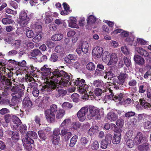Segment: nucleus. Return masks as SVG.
Returning a JSON list of instances; mask_svg holds the SVG:
<instances>
[{
	"instance_id": "obj_1",
	"label": "nucleus",
	"mask_w": 151,
	"mask_h": 151,
	"mask_svg": "<svg viewBox=\"0 0 151 151\" xmlns=\"http://www.w3.org/2000/svg\"><path fill=\"white\" fill-rule=\"evenodd\" d=\"M52 73L54 78L50 82L42 87L41 89L42 92L46 91L49 93L57 88V84L64 87L71 84L70 82L69 83L70 80V76L65 71L56 69Z\"/></svg>"
},
{
	"instance_id": "obj_2",
	"label": "nucleus",
	"mask_w": 151,
	"mask_h": 151,
	"mask_svg": "<svg viewBox=\"0 0 151 151\" xmlns=\"http://www.w3.org/2000/svg\"><path fill=\"white\" fill-rule=\"evenodd\" d=\"M40 70L41 71L40 73L42 78L45 80H46V81L47 82L49 81L51 82L54 78L52 73L51 75V68L47 65H45L41 68Z\"/></svg>"
},
{
	"instance_id": "obj_3",
	"label": "nucleus",
	"mask_w": 151,
	"mask_h": 151,
	"mask_svg": "<svg viewBox=\"0 0 151 151\" xmlns=\"http://www.w3.org/2000/svg\"><path fill=\"white\" fill-rule=\"evenodd\" d=\"M27 11L25 12L22 11L20 13L19 23L22 27H23L26 25L29 22V18L27 16Z\"/></svg>"
},
{
	"instance_id": "obj_4",
	"label": "nucleus",
	"mask_w": 151,
	"mask_h": 151,
	"mask_svg": "<svg viewBox=\"0 0 151 151\" xmlns=\"http://www.w3.org/2000/svg\"><path fill=\"white\" fill-rule=\"evenodd\" d=\"M87 114V118L91 119L93 117L96 119H99L100 118V113L99 110L94 107L90 108Z\"/></svg>"
},
{
	"instance_id": "obj_5",
	"label": "nucleus",
	"mask_w": 151,
	"mask_h": 151,
	"mask_svg": "<svg viewBox=\"0 0 151 151\" xmlns=\"http://www.w3.org/2000/svg\"><path fill=\"white\" fill-rule=\"evenodd\" d=\"M128 77V75L127 74L121 73L117 76L118 79L115 78L113 79L112 83L117 86L122 85L124 83L125 79Z\"/></svg>"
},
{
	"instance_id": "obj_6",
	"label": "nucleus",
	"mask_w": 151,
	"mask_h": 151,
	"mask_svg": "<svg viewBox=\"0 0 151 151\" xmlns=\"http://www.w3.org/2000/svg\"><path fill=\"white\" fill-rule=\"evenodd\" d=\"M88 111V108L87 106H84L81 108L78 112L77 116L79 121L83 122L86 119V115Z\"/></svg>"
},
{
	"instance_id": "obj_7",
	"label": "nucleus",
	"mask_w": 151,
	"mask_h": 151,
	"mask_svg": "<svg viewBox=\"0 0 151 151\" xmlns=\"http://www.w3.org/2000/svg\"><path fill=\"white\" fill-rule=\"evenodd\" d=\"M88 143L89 140L87 138L85 137H81L78 144L80 149L82 150L88 149L89 146Z\"/></svg>"
},
{
	"instance_id": "obj_8",
	"label": "nucleus",
	"mask_w": 151,
	"mask_h": 151,
	"mask_svg": "<svg viewBox=\"0 0 151 151\" xmlns=\"http://www.w3.org/2000/svg\"><path fill=\"white\" fill-rule=\"evenodd\" d=\"M6 40L9 43L12 44V46L14 47V49H17L22 46V42L20 40H16L12 42V39L11 37L8 39H6Z\"/></svg>"
},
{
	"instance_id": "obj_9",
	"label": "nucleus",
	"mask_w": 151,
	"mask_h": 151,
	"mask_svg": "<svg viewBox=\"0 0 151 151\" xmlns=\"http://www.w3.org/2000/svg\"><path fill=\"white\" fill-rule=\"evenodd\" d=\"M103 52L102 48L99 46L96 47L93 50L92 55L94 57L99 58L102 54Z\"/></svg>"
},
{
	"instance_id": "obj_10",
	"label": "nucleus",
	"mask_w": 151,
	"mask_h": 151,
	"mask_svg": "<svg viewBox=\"0 0 151 151\" xmlns=\"http://www.w3.org/2000/svg\"><path fill=\"white\" fill-rule=\"evenodd\" d=\"M122 132V129H119L116 130V132L114 134V138L113 139V143L115 144H117L119 143L121 140V134Z\"/></svg>"
},
{
	"instance_id": "obj_11",
	"label": "nucleus",
	"mask_w": 151,
	"mask_h": 151,
	"mask_svg": "<svg viewBox=\"0 0 151 151\" xmlns=\"http://www.w3.org/2000/svg\"><path fill=\"white\" fill-rule=\"evenodd\" d=\"M118 60L116 53H113L110 55V60L107 64L108 65H114L117 62Z\"/></svg>"
},
{
	"instance_id": "obj_12",
	"label": "nucleus",
	"mask_w": 151,
	"mask_h": 151,
	"mask_svg": "<svg viewBox=\"0 0 151 151\" xmlns=\"http://www.w3.org/2000/svg\"><path fill=\"white\" fill-rule=\"evenodd\" d=\"M45 114L47 121L49 122H54L55 119V114L47 111H45Z\"/></svg>"
},
{
	"instance_id": "obj_13",
	"label": "nucleus",
	"mask_w": 151,
	"mask_h": 151,
	"mask_svg": "<svg viewBox=\"0 0 151 151\" xmlns=\"http://www.w3.org/2000/svg\"><path fill=\"white\" fill-rule=\"evenodd\" d=\"M69 27L76 28H79L78 25L76 24V19L74 17H71L68 21Z\"/></svg>"
},
{
	"instance_id": "obj_14",
	"label": "nucleus",
	"mask_w": 151,
	"mask_h": 151,
	"mask_svg": "<svg viewBox=\"0 0 151 151\" xmlns=\"http://www.w3.org/2000/svg\"><path fill=\"white\" fill-rule=\"evenodd\" d=\"M134 60L136 63L139 65H142L145 63V60L141 56L136 55L134 57Z\"/></svg>"
},
{
	"instance_id": "obj_15",
	"label": "nucleus",
	"mask_w": 151,
	"mask_h": 151,
	"mask_svg": "<svg viewBox=\"0 0 151 151\" xmlns=\"http://www.w3.org/2000/svg\"><path fill=\"white\" fill-rule=\"evenodd\" d=\"M23 104L24 108L27 109L30 108L32 105V102L28 97L24 98L23 100Z\"/></svg>"
},
{
	"instance_id": "obj_16",
	"label": "nucleus",
	"mask_w": 151,
	"mask_h": 151,
	"mask_svg": "<svg viewBox=\"0 0 151 151\" xmlns=\"http://www.w3.org/2000/svg\"><path fill=\"white\" fill-rule=\"evenodd\" d=\"M99 127L97 126H92L88 131L87 133L91 136L97 133L99 131Z\"/></svg>"
},
{
	"instance_id": "obj_17",
	"label": "nucleus",
	"mask_w": 151,
	"mask_h": 151,
	"mask_svg": "<svg viewBox=\"0 0 151 151\" xmlns=\"http://www.w3.org/2000/svg\"><path fill=\"white\" fill-rule=\"evenodd\" d=\"M51 13L50 12L48 11L45 13V23L49 24L53 20V19L51 17Z\"/></svg>"
},
{
	"instance_id": "obj_18",
	"label": "nucleus",
	"mask_w": 151,
	"mask_h": 151,
	"mask_svg": "<svg viewBox=\"0 0 151 151\" xmlns=\"http://www.w3.org/2000/svg\"><path fill=\"white\" fill-rule=\"evenodd\" d=\"M75 84L77 86V88L82 87L85 85H87L84 80L80 78H78L76 80L75 82Z\"/></svg>"
},
{
	"instance_id": "obj_19",
	"label": "nucleus",
	"mask_w": 151,
	"mask_h": 151,
	"mask_svg": "<svg viewBox=\"0 0 151 151\" xmlns=\"http://www.w3.org/2000/svg\"><path fill=\"white\" fill-rule=\"evenodd\" d=\"M12 120L13 122L15 124L13 126V128L14 129H16L18 127V125L21 124V121L17 117L15 116H12Z\"/></svg>"
},
{
	"instance_id": "obj_20",
	"label": "nucleus",
	"mask_w": 151,
	"mask_h": 151,
	"mask_svg": "<svg viewBox=\"0 0 151 151\" xmlns=\"http://www.w3.org/2000/svg\"><path fill=\"white\" fill-rule=\"evenodd\" d=\"M55 51L61 56H63L65 54V51L63 47L58 45L56 46L55 49Z\"/></svg>"
},
{
	"instance_id": "obj_21",
	"label": "nucleus",
	"mask_w": 151,
	"mask_h": 151,
	"mask_svg": "<svg viewBox=\"0 0 151 151\" xmlns=\"http://www.w3.org/2000/svg\"><path fill=\"white\" fill-rule=\"evenodd\" d=\"M107 118L111 121L116 120L117 118V115L113 112H111L108 114L107 115Z\"/></svg>"
},
{
	"instance_id": "obj_22",
	"label": "nucleus",
	"mask_w": 151,
	"mask_h": 151,
	"mask_svg": "<svg viewBox=\"0 0 151 151\" xmlns=\"http://www.w3.org/2000/svg\"><path fill=\"white\" fill-rule=\"evenodd\" d=\"M135 50L138 53L145 57L148 56L149 55L147 52L142 48L137 47L135 49Z\"/></svg>"
},
{
	"instance_id": "obj_23",
	"label": "nucleus",
	"mask_w": 151,
	"mask_h": 151,
	"mask_svg": "<svg viewBox=\"0 0 151 151\" xmlns=\"http://www.w3.org/2000/svg\"><path fill=\"white\" fill-rule=\"evenodd\" d=\"M43 34L42 32H37L35 36L32 39V41L34 42H37L40 41L42 38Z\"/></svg>"
},
{
	"instance_id": "obj_24",
	"label": "nucleus",
	"mask_w": 151,
	"mask_h": 151,
	"mask_svg": "<svg viewBox=\"0 0 151 151\" xmlns=\"http://www.w3.org/2000/svg\"><path fill=\"white\" fill-rule=\"evenodd\" d=\"M106 73V75L104 76V78L105 79L107 78L108 79H110L111 80V78L115 77L114 71L112 70H110Z\"/></svg>"
},
{
	"instance_id": "obj_25",
	"label": "nucleus",
	"mask_w": 151,
	"mask_h": 151,
	"mask_svg": "<svg viewBox=\"0 0 151 151\" xmlns=\"http://www.w3.org/2000/svg\"><path fill=\"white\" fill-rule=\"evenodd\" d=\"M89 45L87 42H83L81 45L82 51L84 53H87L88 51Z\"/></svg>"
},
{
	"instance_id": "obj_26",
	"label": "nucleus",
	"mask_w": 151,
	"mask_h": 151,
	"mask_svg": "<svg viewBox=\"0 0 151 151\" xmlns=\"http://www.w3.org/2000/svg\"><path fill=\"white\" fill-rule=\"evenodd\" d=\"M25 136H27L33 139H37V135L35 132L30 131L28 132Z\"/></svg>"
},
{
	"instance_id": "obj_27",
	"label": "nucleus",
	"mask_w": 151,
	"mask_h": 151,
	"mask_svg": "<svg viewBox=\"0 0 151 151\" xmlns=\"http://www.w3.org/2000/svg\"><path fill=\"white\" fill-rule=\"evenodd\" d=\"M140 104L145 109L149 108L151 109V104L146 102L145 100L141 99H139Z\"/></svg>"
},
{
	"instance_id": "obj_28",
	"label": "nucleus",
	"mask_w": 151,
	"mask_h": 151,
	"mask_svg": "<svg viewBox=\"0 0 151 151\" xmlns=\"http://www.w3.org/2000/svg\"><path fill=\"white\" fill-rule=\"evenodd\" d=\"M31 138L27 136H25L24 138H23L22 139V142L23 144L25 145L29 143L33 144L34 141Z\"/></svg>"
},
{
	"instance_id": "obj_29",
	"label": "nucleus",
	"mask_w": 151,
	"mask_h": 151,
	"mask_svg": "<svg viewBox=\"0 0 151 151\" xmlns=\"http://www.w3.org/2000/svg\"><path fill=\"white\" fill-rule=\"evenodd\" d=\"M142 134L140 132L138 133L137 135L134 138V141L137 144H139L141 142L143 139Z\"/></svg>"
},
{
	"instance_id": "obj_30",
	"label": "nucleus",
	"mask_w": 151,
	"mask_h": 151,
	"mask_svg": "<svg viewBox=\"0 0 151 151\" xmlns=\"http://www.w3.org/2000/svg\"><path fill=\"white\" fill-rule=\"evenodd\" d=\"M63 36L61 34H57L53 35L52 37V39L55 41H59L62 39Z\"/></svg>"
},
{
	"instance_id": "obj_31",
	"label": "nucleus",
	"mask_w": 151,
	"mask_h": 151,
	"mask_svg": "<svg viewBox=\"0 0 151 151\" xmlns=\"http://www.w3.org/2000/svg\"><path fill=\"white\" fill-rule=\"evenodd\" d=\"M32 27L37 32H41L42 27L40 24H33L32 25Z\"/></svg>"
},
{
	"instance_id": "obj_32",
	"label": "nucleus",
	"mask_w": 151,
	"mask_h": 151,
	"mask_svg": "<svg viewBox=\"0 0 151 151\" xmlns=\"http://www.w3.org/2000/svg\"><path fill=\"white\" fill-rule=\"evenodd\" d=\"M91 149L93 150H96L99 147V144L98 142L94 140L92 142L91 145Z\"/></svg>"
},
{
	"instance_id": "obj_33",
	"label": "nucleus",
	"mask_w": 151,
	"mask_h": 151,
	"mask_svg": "<svg viewBox=\"0 0 151 151\" xmlns=\"http://www.w3.org/2000/svg\"><path fill=\"white\" fill-rule=\"evenodd\" d=\"M78 88V91L81 94H83L85 95V96L87 95V91L88 88V85H85L82 87H79Z\"/></svg>"
},
{
	"instance_id": "obj_34",
	"label": "nucleus",
	"mask_w": 151,
	"mask_h": 151,
	"mask_svg": "<svg viewBox=\"0 0 151 151\" xmlns=\"http://www.w3.org/2000/svg\"><path fill=\"white\" fill-rule=\"evenodd\" d=\"M60 137L59 136H52L51 141L53 144L57 145L60 141Z\"/></svg>"
},
{
	"instance_id": "obj_35",
	"label": "nucleus",
	"mask_w": 151,
	"mask_h": 151,
	"mask_svg": "<svg viewBox=\"0 0 151 151\" xmlns=\"http://www.w3.org/2000/svg\"><path fill=\"white\" fill-rule=\"evenodd\" d=\"M78 136L76 135L73 136L70 139L69 146L71 147H73L75 145L78 139Z\"/></svg>"
},
{
	"instance_id": "obj_36",
	"label": "nucleus",
	"mask_w": 151,
	"mask_h": 151,
	"mask_svg": "<svg viewBox=\"0 0 151 151\" xmlns=\"http://www.w3.org/2000/svg\"><path fill=\"white\" fill-rule=\"evenodd\" d=\"M23 93L22 91L19 90L16 93H13L12 94L13 98H20L23 95Z\"/></svg>"
},
{
	"instance_id": "obj_37",
	"label": "nucleus",
	"mask_w": 151,
	"mask_h": 151,
	"mask_svg": "<svg viewBox=\"0 0 151 151\" xmlns=\"http://www.w3.org/2000/svg\"><path fill=\"white\" fill-rule=\"evenodd\" d=\"M41 52L38 49H36L32 50L30 54L33 57H35L38 55H41Z\"/></svg>"
},
{
	"instance_id": "obj_38",
	"label": "nucleus",
	"mask_w": 151,
	"mask_h": 151,
	"mask_svg": "<svg viewBox=\"0 0 151 151\" xmlns=\"http://www.w3.org/2000/svg\"><path fill=\"white\" fill-rule=\"evenodd\" d=\"M149 147V145L147 143L140 145L138 146V148L140 150H147Z\"/></svg>"
},
{
	"instance_id": "obj_39",
	"label": "nucleus",
	"mask_w": 151,
	"mask_h": 151,
	"mask_svg": "<svg viewBox=\"0 0 151 151\" xmlns=\"http://www.w3.org/2000/svg\"><path fill=\"white\" fill-rule=\"evenodd\" d=\"M17 102V101L16 99L15 98H13L12 99L11 101L9 100H7L6 101V104L11 107L15 106Z\"/></svg>"
},
{
	"instance_id": "obj_40",
	"label": "nucleus",
	"mask_w": 151,
	"mask_h": 151,
	"mask_svg": "<svg viewBox=\"0 0 151 151\" xmlns=\"http://www.w3.org/2000/svg\"><path fill=\"white\" fill-rule=\"evenodd\" d=\"M87 20L88 23L91 24L95 22L96 21V18L95 16L91 15L88 17Z\"/></svg>"
},
{
	"instance_id": "obj_41",
	"label": "nucleus",
	"mask_w": 151,
	"mask_h": 151,
	"mask_svg": "<svg viewBox=\"0 0 151 151\" xmlns=\"http://www.w3.org/2000/svg\"><path fill=\"white\" fill-rule=\"evenodd\" d=\"M82 98L83 99H96V97L95 96V95L93 93H89V94L88 95H86V96H82Z\"/></svg>"
},
{
	"instance_id": "obj_42",
	"label": "nucleus",
	"mask_w": 151,
	"mask_h": 151,
	"mask_svg": "<svg viewBox=\"0 0 151 151\" xmlns=\"http://www.w3.org/2000/svg\"><path fill=\"white\" fill-rule=\"evenodd\" d=\"M38 134L40 138L42 140H45L47 138L46 134L42 130H40L38 132Z\"/></svg>"
},
{
	"instance_id": "obj_43",
	"label": "nucleus",
	"mask_w": 151,
	"mask_h": 151,
	"mask_svg": "<svg viewBox=\"0 0 151 151\" xmlns=\"http://www.w3.org/2000/svg\"><path fill=\"white\" fill-rule=\"evenodd\" d=\"M65 114V111L63 109H60L57 112L56 115L57 119H60L63 117Z\"/></svg>"
},
{
	"instance_id": "obj_44",
	"label": "nucleus",
	"mask_w": 151,
	"mask_h": 151,
	"mask_svg": "<svg viewBox=\"0 0 151 151\" xmlns=\"http://www.w3.org/2000/svg\"><path fill=\"white\" fill-rule=\"evenodd\" d=\"M109 53L107 51H105L103 54L102 59L104 62H106L108 60L109 57Z\"/></svg>"
},
{
	"instance_id": "obj_45",
	"label": "nucleus",
	"mask_w": 151,
	"mask_h": 151,
	"mask_svg": "<svg viewBox=\"0 0 151 151\" xmlns=\"http://www.w3.org/2000/svg\"><path fill=\"white\" fill-rule=\"evenodd\" d=\"M86 68L89 70H94L95 69V65L92 62H89L86 65Z\"/></svg>"
},
{
	"instance_id": "obj_46",
	"label": "nucleus",
	"mask_w": 151,
	"mask_h": 151,
	"mask_svg": "<svg viewBox=\"0 0 151 151\" xmlns=\"http://www.w3.org/2000/svg\"><path fill=\"white\" fill-rule=\"evenodd\" d=\"M123 97V95L122 93H120L114 96V100L115 101L118 102L121 101Z\"/></svg>"
},
{
	"instance_id": "obj_47",
	"label": "nucleus",
	"mask_w": 151,
	"mask_h": 151,
	"mask_svg": "<svg viewBox=\"0 0 151 151\" xmlns=\"http://www.w3.org/2000/svg\"><path fill=\"white\" fill-rule=\"evenodd\" d=\"M19 134L13 132L12 134V139L14 142H16L19 139Z\"/></svg>"
},
{
	"instance_id": "obj_48",
	"label": "nucleus",
	"mask_w": 151,
	"mask_h": 151,
	"mask_svg": "<svg viewBox=\"0 0 151 151\" xmlns=\"http://www.w3.org/2000/svg\"><path fill=\"white\" fill-rule=\"evenodd\" d=\"M57 110V106L55 104H53L50 106V109L49 110H47V111L51 112V113H54L55 114V113Z\"/></svg>"
},
{
	"instance_id": "obj_49",
	"label": "nucleus",
	"mask_w": 151,
	"mask_h": 151,
	"mask_svg": "<svg viewBox=\"0 0 151 151\" xmlns=\"http://www.w3.org/2000/svg\"><path fill=\"white\" fill-rule=\"evenodd\" d=\"M26 35L27 37L29 38H32L35 35L34 32L31 30H27L26 32Z\"/></svg>"
},
{
	"instance_id": "obj_50",
	"label": "nucleus",
	"mask_w": 151,
	"mask_h": 151,
	"mask_svg": "<svg viewBox=\"0 0 151 151\" xmlns=\"http://www.w3.org/2000/svg\"><path fill=\"white\" fill-rule=\"evenodd\" d=\"M103 84L102 82L100 80H96L94 81L93 84V86L96 87H101Z\"/></svg>"
},
{
	"instance_id": "obj_51",
	"label": "nucleus",
	"mask_w": 151,
	"mask_h": 151,
	"mask_svg": "<svg viewBox=\"0 0 151 151\" xmlns=\"http://www.w3.org/2000/svg\"><path fill=\"white\" fill-rule=\"evenodd\" d=\"M148 85L147 84L140 86L139 88V93H144L146 90Z\"/></svg>"
},
{
	"instance_id": "obj_52",
	"label": "nucleus",
	"mask_w": 151,
	"mask_h": 151,
	"mask_svg": "<svg viewBox=\"0 0 151 151\" xmlns=\"http://www.w3.org/2000/svg\"><path fill=\"white\" fill-rule=\"evenodd\" d=\"M123 60L126 66L127 67H129L131 63L130 60L126 57H124L123 58Z\"/></svg>"
},
{
	"instance_id": "obj_53",
	"label": "nucleus",
	"mask_w": 151,
	"mask_h": 151,
	"mask_svg": "<svg viewBox=\"0 0 151 151\" xmlns=\"http://www.w3.org/2000/svg\"><path fill=\"white\" fill-rule=\"evenodd\" d=\"M72 106H73L71 104L68 102H65L62 105V107L65 109H70Z\"/></svg>"
},
{
	"instance_id": "obj_54",
	"label": "nucleus",
	"mask_w": 151,
	"mask_h": 151,
	"mask_svg": "<svg viewBox=\"0 0 151 151\" xmlns=\"http://www.w3.org/2000/svg\"><path fill=\"white\" fill-rule=\"evenodd\" d=\"M2 22L4 24H10L13 22V20L8 18H4L2 19Z\"/></svg>"
},
{
	"instance_id": "obj_55",
	"label": "nucleus",
	"mask_w": 151,
	"mask_h": 151,
	"mask_svg": "<svg viewBox=\"0 0 151 151\" xmlns=\"http://www.w3.org/2000/svg\"><path fill=\"white\" fill-rule=\"evenodd\" d=\"M112 136L110 134H108L106 135L105 137V139L104 140L107 143L110 144L112 140Z\"/></svg>"
},
{
	"instance_id": "obj_56",
	"label": "nucleus",
	"mask_w": 151,
	"mask_h": 151,
	"mask_svg": "<svg viewBox=\"0 0 151 151\" xmlns=\"http://www.w3.org/2000/svg\"><path fill=\"white\" fill-rule=\"evenodd\" d=\"M79 98V95L76 93H74L71 95V98L74 102H77L78 101Z\"/></svg>"
},
{
	"instance_id": "obj_57",
	"label": "nucleus",
	"mask_w": 151,
	"mask_h": 151,
	"mask_svg": "<svg viewBox=\"0 0 151 151\" xmlns=\"http://www.w3.org/2000/svg\"><path fill=\"white\" fill-rule=\"evenodd\" d=\"M70 122V120L69 119H65L61 123L60 126V127L61 128L65 126L68 124Z\"/></svg>"
},
{
	"instance_id": "obj_58",
	"label": "nucleus",
	"mask_w": 151,
	"mask_h": 151,
	"mask_svg": "<svg viewBox=\"0 0 151 151\" xmlns=\"http://www.w3.org/2000/svg\"><path fill=\"white\" fill-rule=\"evenodd\" d=\"M126 41L127 42H128L129 43V44L135 46L137 44L136 43H134V38L132 37L130 38H127L126 39Z\"/></svg>"
},
{
	"instance_id": "obj_59",
	"label": "nucleus",
	"mask_w": 151,
	"mask_h": 151,
	"mask_svg": "<svg viewBox=\"0 0 151 151\" xmlns=\"http://www.w3.org/2000/svg\"><path fill=\"white\" fill-rule=\"evenodd\" d=\"M72 126L73 129L76 130L80 127L81 124L79 122H74L72 124Z\"/></svg>"
},
{
	"instance_id": "obj_60",
	"label": "nucleus",
	"mask_w": 151,
	"mask_h": 151,
	"mask_svg": "<svg viewBox=\"0 0 151 151\" xmlns=\"http://www.w3.org/2000/svg\"><path fill=\"white\" fill-rule=\"evenodd\" d=\"M122 52L125 55H127L129 54V52L126 46H122L121 47Z\"/></svg>"
},
{
	"instance_id": "obj_61",
	"label": "nucleus",
	"mask_w": 151,
	"mask_h": 151,
	"mask_svg": "<svg viewBox=\"0 0 151 151\" xmlns=\"http://www.w3.org/2000/svg\"><path fill=\"white\" fill-rule=\"evenodd\" d=\"M58 94L59 96H63L65 95L66 93V91L63 89H59L58 91Z\"/></svg>"
},
{
	"instance_id": "obj_62",
	"label": "nucleus",
	"mask_w": 151,
	"mask_h": 151,
	"mask_svg": "<svg viewBox=\"0 0 151 151\" xmlns=\"http://www.w3.org/2000/svg\"><path fill=\"white\" fill-rule=\"evenodd\" d=\"M11 119H12V116L10 114H7L4 116V120L6 122L9 123L10 122Z\"/></svg>"
},
{
	"instance_id": "obj_63",
	"label": "nucleus",
	"mask_w": 151,
	"mask_h": 151,
	"mask_svg": "<svg viewBox=\"0 0 151 151\" xmlns=\"http://www.w3.org/2000/svg\"><path fill=\"white\" fill-rule=\"evenodd\" d=\"M126 145L128 147L131 148L133 146L134 143L132 139H129L127 141Z\"/></svg>"
},
{
	"instance_id": "obj_64",
	"label": "nucleus",
	"mask_w": 151,
	"mask_h": 151,
	"mask_svg": "<svg viewBox=\"0 0 151 151\" xmlns=\"http://www.w3.org/2000/svg\"><path fill=\"white\" fill-rule=\"evenodd\" d=\"M144 127L145 129H149L151 128V122L147 121L144 123Z\"/></svg>"
}]
</instances>
